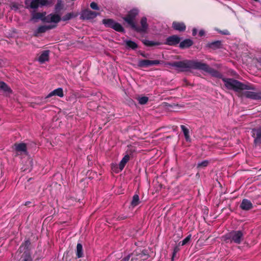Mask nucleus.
I'll list each match as a JSON object with an SVG mask.
<instances>
[{"mask_svg": "<svg viewBox=\"0 0 261 261\" xmlns=\"http://www.w3.org/2000/svg\"><path fill=\"white\" fill-rule=\"evenodd\" d=\"M191 234H189L185 239H184L182 241H181L179 244H181V246H184L186 245L191 240Z\"/></svg>", "mask_w": 261, "mask_h": 261, "instance_id": "obj_33", "label": "nucleus"}, {"mask_svg": "<svg viewBox=\"0 0 261 261\" xmlns=\"http://www.w3.org/2000/svg\"><path fill=\"white\" fill-rule=\"evenodd\" d=\"M193 44V42L190 39H186L182 41H180L179 47L181 49L187 48Z\"/></svg>", "mask_w": 261, "mask_h": 261, "instance_id": "obj_19", "label": "nucleus"}, {"mask_svg": "<svg viewBox=\"0 0 261 261\" xmlns=\"http://www.w3.org/2000/svg\"><path fill=\"white\" fill-rule=\"evenodd\" d=\"M139 14V10L134 8L129 11L126 15L122 17L123 20L125 21L131 28H136L135 19Z\"/></svg>", "mask_w": 261, "mask_h": 261, "instance_id": "obj_5", "label": "nucleus"}, {"mask_svg": "<svg viewBox=\"0 0 261 261\" xmlns=\"http://www.w3.org/2000/svg\"><path fill=\"white\" fill-rule=\"evenodd\" d=\"M31 242L29 240L25 241L19 247L17 253H23L19 261H33L29 247Z\"/></svg>", "mask_w": 261, "mask_h": 261, "instance_id": "obj_3", "label": "nucleus"}, {"mask_svg": "<svg viewBox=\"0 0 261 261\" xmlns=\"http://www.w3.org/2000/svg\"><path fill=\"white\" fill-rule=\"evenodd\" d=\"M76 255L77 258H81L83 256V246L81 243H77L76 245Z\"/></svg>", "mask_w": 261, "mask_h": 261, "instance_id": "obj_26", "label": "nucleus"}, {"mask_svg": "<svg viewBox=\"0 0 261 261\" xmlns=\"http://www.w3.org/2000/svg\"><path fill=\"white\" fill-rule=\"evenodd\" d=\"M240 206L243 210L248 211L252 207V204L250 201L243 199Z\"/></svg>", "mask_w": 261, "mask_h": 261, "instance_id": "obj_21", "label": "nucleus"}, {"mask_svg": "<svg viewBox=\"0 0 261 261\" xmlns=\"http://www.w3.org/2000/svg\"><path fill=\"white\" fill-rule=\"evenodd\" d=\"M90 7L93 10H99V7L98 6L97 3H96L95 2H92L90 4Z\"/></svg>", "mask_w": 261, "mask_h": 261, "instance_id": "obj_36", "label": "nucleus"}, {"mask_svg": "<svg viewBox=\"0 0 261 261\" xmlns=\"http://www.w3.org/2000/svg\"><path fill=\"white\" fill-rule=\"evenodd\" d=\"M98 13L90 10H85L82 12L81 17L83 19H91L95 18Z\"/></svg>", "mask_w": 261, "mask_h": 261, "instance_id": "obj_13", "label": "nucleus"}, {"mask_svg": "<svg viewBox=\"0 0 261 261\" xmlns=\"http://www.w3.org/2000/svg\"><path fill=\"white\" fill-rule=\"evenodd\" d=\"M46 13L44 12H34L32 14V20L40 19L43 22H46L47 16Z\"/></svg>", "mask_w": 261, "mask_h": 261, "instance_id": "obj_14", "label": "nucleus"}, {"mask_svg": "<svg viewBox=\"0 0 261 261\" xmlns=\"http://www.w3.org/2000/svg\"><path fill=\"white\" fill-rule=\"evenodd\" d=\"M197 30L196 28H194L192 30V35L195 36L197 34Z\"/></svg>", "mask_w": 261, "mask_h": 261, "instance_id": "obj_42", "label": "nucleus"}, {"mask_svg": "<svg viewBox=\"0 0 261 261\" xmlns=\"http://www.w3.org/2000/svg\"><path fill=\"white\" fill-rule=\"evenodd\" d=\"M248 59H251L250 58H249L247 55H245L243 57V61L245 64L249 63V62L248 61Z\"/></svg>", "mask_w": 261, "mask_h": 261, "instance_id": "obj_38", "label": "nucleus"}, {"mask_svg": "<svg viewBox=\"0 0 261 261\" xmlns=\"http://www.w3.org/2000/svg\"><path fill=\"white\" fill-rule=\"evenodd\" d=\"M139 53L140 54V55L142 57H144V58H147L148 57V55H148V54H146V53H144V52H143V51H139Z\"/></svg>", "mask_w": 261, "mask_h": 261, "instance_id": "obj_39", "label": "nucleus"}, {"mask_svg": "<svg viewBox=\"0 0 261 261\" xmlns=\"http://www.w3.org/2000/svg\"><path fill=\"white\" fill-rule=\"evenodd\" d=\"M140 23L141 25V27H139L136 24V28H132V29L139 33H145L148 28L147 18L145 17H142L141 19Z\"/></svg>", "mask_w": 261, "mask_h": 261, "instance_id": "obj_12", "label": "nucleus"}, {"mask_svg": "<svg viewBox=\"0 0 261 261\" xmlns=\"http://www.w3.org/2000/svg\"><path fill=\"white\" fill-rule=\"evenodd\" d=\"M102 23L106 27L113 29L118 32L124 33L125 32L124 29L122 25L119 23L116 22L113 19H103L102 20Z\"/></svg>", "mask_w": 261, "mask_h": 261, "instance_id": "obj_6", "label": "nucleus"}, {"mask_svg": "<svg viewBox=\"0 0 261 261\" xmlns=\"http://www.w3.org/2000/svg\"><path fill=\"white\" fill-rule=\"evenodd\" d=\"M46 28H47V30H50V29H53L55 28H56L57 27V25L56 24H54V25H46Z\"/></svg>", "mask_w": 261, "mask_h": 261, "instance_id": "obj_40", "label": "nucleus"}, {"mask_svg": "<svg viewBox=\"0 0 261 261\" xmlns=\"http://www.w3.org/2000/svg\"><path fill=\"white\" fill-rule=\"evenodd\" d=\"M225 87L236 92H241L245 90H253L251 85L241 83L233 79H223Z\"/></svg>", "mask_w": 261, "mask_h": 261, "instance_id": "obj_2", "label": "nucleus"}, {"mask_svg": "<svg viewBox=\"0 0 261 261\" xmlns=\"http://www.w3.org/2000/svg\"><path fill=\"white\" fill-rule=\"evenodd\" d=\"M141 257H143V259H146L149 257V254L148 253V252L146 250H143L141 252V253L140 254Z\"/></svg>", "mask_w": 261, "mask_h": 261, "instance_id": "obj_35", "label": "nucleus"}, {"mask_svg": "<svg viewBox=\"0 0 261 261\" xmlns=\"http://www.w3.org/2000/svg\"><path fill=\"white\" fill-rule=\"evenodd\" d=\"M205 34V32L201 30H200L199 32V36H200V37H202L203 36H204Z\"/></svg>", "mask_w": 261, "mask_h": 261, "instance_id": "obj_43", "label": "nucleus"}, {"mask_svg": "<svg viewBox=\"0 0 261 261\" xmlns=\"http://www.w3.org/2000/svg\"><path fill=\"white\" fill-rule=\"evenodd\" d=\"M61 20V16L56 14L51 13L47 16V19L46 22H54V23H58Z\"/></svg>", "mask_w": 261, "mask_h": 261, "instance_id": "obj_16", "label": "nucleus"}, {"mask_svg": "<svg viewBox=\"0 0 261 261\" xmlns=\"http://www.w3.org/2000/svg\"><path fill=\"white\" fill-rule=\"evenodd\" d=\"M49 50H43L38 58V61L41 63H43L49 60Z\"/></svg>", "mask_w": 261, "mask_h": 261, "instance_id": "obj_20", "label": "nucleus"}, {"mask_svg": "<svg viewBox=\"0 0 261 261\" xmlns=\"http://www.w3.org/2000/svg\"><path fill=\"white\" fill-rule=\"evenodd\" d=\"M129 159H130V156L128 154L125 155L122 158V159L121 160V161L119 164V169L120 171H122L124 169L126 164L129 160Z\"/></svg>", "mask_w": 261, "mask_h": 261, "instance_id": "obj_22", "label": "nucleus"}, {"mask_svg": "<svg viewBox=\"0 0 261 261\" xmlns=\"http://www.w3.org/2000/svg\"><path fill=\"white\" fill-rule=\"evenodd\" d=\"M138 258L137 257L132 258L130 261H137Z\"/></svg>", "mask_w": 261, "mask_h": 261, "instance_id": "obj_46", "label": "nucleus"}, {"mask_svg": "<svg viewBox=\"0 0 261 261\" xmlns=\"http://www.w3.org/2000/svg\"><path fill=\"white\" fill-rule=\"evenodd\" d=\"M129 258H130V255H128L125 257H124L123 259H122V260L123 261H128L129 259Z\"/></svg>", "mask_w": 261, "mask_h": 261, "instance_id": "obj_44", "label": "nucleus"}, {"mask_svg": "<svg viewBox=\"0 0 261 261\" xmlns=\"http://www.w3.org/2000/svg\"><path fill=\"white\" fill-rule=\"evenodd\" d=\"M75 16V15L73 14V13H68L61 18V20H62L64 21H66L71 19Z\"/></svg>", "mask_w": 261, "mask_h": 261, "instance_id": "obj_30", "label": "nucleus"}, {"mask_svg": "<svg viewBox=\"0 0 261 261\" xmlns=\"http://www.w3.org/2000/svg\"><path fill=\"white\" fill-rule=\"evenodd\" d=\"M252 137L254 139V144L255 146L261 144V126L254 128L252 130Z\"/></svg>", "mask_w": 261, "mask_h": 261, "instance_id": "obj_9", "label": "nucleus"}, {"mask_svg": "<svg viewBox=\"0 0 261 261\" xmlns=\"http://www.w3.org/2000/svg\"><path fill=\"white\" fill-rule=\"evenodd\" d=\"M125 43L126 47L131 48L133 50H135L138 47V44L135 42L130 40L125 41Z\"/></svg>", "mask_w": 261, "mask_h": 261, "instance_id": "obj_25", "label": "nucleus"}, {"mask_svg": "<svg viewBox=\"0 0 261 261\" xmlns=\"http://www.w3.org/2000/svg\"><path fill=\"white\" fill-rule=\"evenodd\" d=\"M162 61L155 60H150L148 59L139 60L138 62V67L140 68H147L150 66L158 65L162 63Z\"/></svg>", "mask_w": 261, "mask_h": 261, "instance_id": "obj_8", "label": "nucleus"}, {"mask_svg": "<svg viewBox=\"0 0 261 261\" xmlns=\"http://www.w3.org/2000/svg\"><path fill=\"white\" fill-rule=\"evenodd\" d=\"M172 27L174 30L179 32H184L186 29V25L183 22L173 21Z\"/></svg>", "mask_w": 261, "mask_h": 261, "instance_id": "obj_15", "label": "nucleus"}, {"mask_svg": "<svg viewBox=\"0 0 261 261\" xmlns=\"http://www.w3.org/2000/svg\"><path fill=\"white\" fill-rule=\"evenodd\" d=\"M254 89L247 90L244 92V95L248 98H252L254 99H261V91H257L255 90V88L252 86Z\"/></svg>", "mask_w": 261, "mask_h": 261, "instance_id": "obj_10", "label": "nucleus"}, {"mask_svg": "<svg viewBox=\"0 0 261 261\" xmlns=\"http://www.w3.org/2000/svg\"><path fill=\"white\" fill-rule=\"evenodd\" d=\"M180 128L184 134L185 140L187 142H190L191 138L189 135V129L184 125H181Z\"/></svg>", "mask_w": 261, "mask_h": 261, "instance_id": "obj_23", "label": "nucleus"}, {"mask_svg": "<svg viewBox=\"0 0 261 261\" xmlns=\"http://www.w3.org/2000/svg\"><path fill=\"white\" fill-rule=\"evenodd\" d=\"M181 38L177 35H174L167 37L166 39L165 44L169 46H176L179 43Z\"/></svg>", "mask_w": 261, "mask_h": 261, "instance_id": "obj_11", "label": "nucleus"}, {"mask_svg": "<svg viewBox=\"0 0 261 261\" xmlns=\"http://www.w3.org/2000/svg\"><path fill=\"white\" fill-rule=\"evenodd\" d=\"M31 202L30 201H27V202H25L24 205L29 206L30 205V204H31Z\"/></svg>", "mask_w": 261, "mask_h": 261, "instance_id": "obj_45", "label": "nucleus"}, {"mask_svg": "<svg viewBox=\"0 0 261 261\" xmlns=\"http://www.w3.org/2000/svg\"><path fill=\"white\" fill-rule=\"evenodd\" d=\"M51 2L48 0H25V5L27 8L37 9L39 6L49 5Z\"/></svg>", "mask_w": 261, "mask_h": 261, "instance_id": "obj_7", "label": "nucleus"}, {"mask_svg": "<svg viewBox=\"0 0 261 261\" xmlns=\"http://www.w3.org/2000/svg\"><path fill=\"white\" fill-rule=\"evenodd\" d=\"M138 101L140 105H145L148 101V97L147 96H142L138 98Z\"/></svg>", "mask_w": 261, "mask_h": 261, "instance_id": "obj_31", "label": "nucleus"}, {"mask_svg": "<svg viewBox=\"0 0 261 261\" xmlns=\"http://www.w3.org/2000/svg\"><path fill=\"white\" fill-rule=\"evenodd\" d=\"M243 237V233L241 230H232L224 237V240L226 242H234L240 244Z\"/></svg>", "mask_w": 261, "mask_h": 261, "instance_id": "obj_4", "label": "nucleus"}, {"mask_svg": "<svg viewBox=\"0 0 261 261\" xmlns=\"http://www.w3.org/2000/svg\"><path fill=\"white\" fill-rule=\"evenodd\" d=\"M208 164V162L207 161H204L202 162H201L200 163H199L198 164V167H206L207 166Z\"/></svg>", "mask_w": 261, "mask_h": 261, "instance_id": "obj_37", "label": "nucleus"}, {"mask_svg": "<svg viewBox=\"0 0 261 261\" xmlns=\"http://www.w3.org/2000/svg\"><path fill=\"white\" fill-rule=\"evenodd\" d=\"M139 197L138 194H135L133 197V199L131 201V205L133 207L137 206L140 203Z\"/></svg>", "mask_w": 261, "mask_h": 261, "instance_id": "obj_29", "label": "nucleus"}, {"mask_svg": "<svg viewBox=\"0 0 261 261\" xmlns=\"http://www.w3.org/2000/svg\"><path fill=\"white\" fill-rule=\"evenodd\" d=\"M219 75L218 73H217V72H215L214 73L213 72V76H219Z\"/></svg>", "mask_w": 261, "mask_h": 261, "instance_id": "obj_47", "label": "nucleus"}, {"mask_svg": "<svg viewBox=\"0 0 261 261\" xmlns=\"http://www.w3.org/2000/svg\"><path fill=\"white\" fill-rule=\"evenodd\" d=\"M14 146L15 147V151L17 152H23L24 153H26L27 152V148L25 143H15Z\"/></svg>", "mask_w": 261, "mask_h": 261, "instance_id": "obj_18", "label": "nucleus"}, {"mask_svg": "<svg viewBox=\"0 0 261 261\" xmlns=\"http://www.w3.org/2000/svg\"><path fill=\"white\" fill-rule=\"evenodd\" d=\"M168 64L180 72L186 71L189 69H199L210 72L208 70L209 67L206 64L193 60H185L181 61H175L168 63Z\"/></svg>", "mask_w": 261, "mask_h": 261, "instance_id": "obj_1", "label": "nucleus"}, {"mask_svg": "<svg viewBox=\"0 0 261 261\" xmlns=\"http://www.w3.org/2000/svg\"><path fill=\"white\" fill-rule=\"evenodd\" d=\"M222 44L220 41H217L213 42V49H217L221 47Z\"/></svg>", "mask_w": 261, "mask_h": 261, "instance_id": "obj_34", "label": "nucleus"}, {"mask_svg": "<svg viewBox=\"0 0 261 261\" xmlns=\"http://www.w3.org/2000/svg\"><path fill=\"white\" fill-rule=\"evenodd\" d=\"M62 9V5L61 4V1L58 0L57 3L55 5V11L57 13L59 12Z\"/></svg>", "mask_w": 261, "mask_h": 261, "instance_id": "obj_32", "label": "nucleus"}, {"mask_svg": "<svg viewBox=\"0 0 261 261\" xmlns=\"http://www.w3.org/2000/svg\"><path fill=\"white\" fill-rule=\"evenodd\" d=\"M211 45H212V43H211V44H209L210 46Z\"/></svg>", "mask_w": 261, "mask_h": 261, "instance_id": "obj_50", "label": "nucleus"}, {"mask_svg": "<svg viewBox=\"0 0 261 261\" xmlns=\"http://www.w3.org/2000/svg\"><path fill=\"white\" fill-rule=\"evenodd\" d=\"M0 90L4 92L11 93L12 90L4 82H0Z\"/></svg>", "mask_w": 261, "mask_h": 261, "instance_id": "obj_27", "label": "nucleus"}, {"mask_svg": "<svg viewBox=\"0 0 261 261\" xmlns=\"http://www.w3.org/2000/svg\"><path fill=\"white\" fill-rule=\"evenodd\" d=\"M127 218V216L122 215V216H119L118 217L117 219L118 220H122L126 219Z\"/></svg>", "mask_w": 261, "mask_h": 261, "instance_id": "obj_41", "label": "nucleus"}, {"mask_svg": "<svg viewBox=\"0 0 261 261\" xmlns=\"http://www.w3.org/2000/svg\"><path fill=\"white\" fill-rule=\"evenodd\" d=\"M142 43L145 46L148 47H152L154 46L160 45L161 44V43L159 41H150L146 39L142 40Z\"/></svg>", "mask_w": 261, "mask_h": 261, "instance_id": "obj_24", "label": "nucleus"}, {"mask_svg": "<svg viewBox=\"0 0 261 261\" xmlns=\"http://www.w3.org/2000/svg\"><path fill=\"white\" fill-rule=\"evenodd\" d=\"M224 34H229V32L228 31H226L225 32H224Z\"/></svg>", "mask_w": 261, "mask_h": 261, "instance_id": "obj_49", "label": "nucleus"}, {"mask_svg": "<svg viewBox=\"0 0 261 261\" xmlns=\"http://www.w3.org/2000/svg\"><path fill=\"white\" fill-rule=\"evenodd\" d=\"M53 96H57L60 97H63L64 96L63 89L62 88H58L54 90L45 97V99L48 98Z\"/></svg>", "mask_w": 261, "mask_h": 261, "instance_id": "obj_17", "label": "nucleus"}, {"mask_svg": "<svg viewBox=\"0 0 261 261\" xmlns=\"http://www.w3.org/2000/svg\"><path fill=\"white\" fill-rule=\"evenodd\" d=\"M46 25L39 26L38 29L34 32V36H38L39 34L44 33L47 31Z\"/></svg>", "mask_w": 261, "mask_h": 261, "instance_id": "obj_28", "label": "nucleus"}, {"mask_svg": "<svg viewBox=\"0 0 261 261\" xmlns=\"http://www.w3.org/2000/svg\"><path fill=\"white\" fill-rule=\"evenodd\" d=\"M176 255V252L175 251H174V252L173 253V255H172V259L173 258L174 256Z\"/></svg>", "mask_w": 261, "mask_h": 261, "instance_id": "obj_48", "label": "nucleus"}, {"mask_svg": "<svg viewBox=\"0 0 261 261\" xmlns=\"http://www.w3.org/2000/svg\"><path fill=\"white\" fill-rule=\"evenodd\" d=\"M255 1H258V0H255Z\"/></svg>", "mask_w": 261, "mask_h": 261, "instance_id": "obj_51", "label": "nucleus"}]
</instances>
